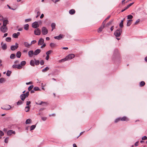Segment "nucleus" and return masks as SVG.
Segmentation results:
<instances>
[{
	"instance_id": "1",
	"label": "nucleus",
	"mask_w": 147,
	"mask_h": 147,
	"mask_svg": "<svg viewBox=\"0 0 147 147\" xmlns=\"http://www.w3.org/2000/svg\"><path fill=\"white\" fill-rule=\"evenodd\" d=\"M75 57V55L74 54H71L69 55L66 57L65 58L61 59L60 61V62H64L66 60H69Z\"/></svg>"
},
{
	"instance_id": "2",
	"label": "nucleus",
	"mask_w": 147,
	"mask_h": 147,
	"mask_svg": "<svg viewBox=\"0 0 147 147\" xmlns=\"http://www.w3.org/2000/svg\"><path fill=\"white\" fill-rule=\"evenodd\" d=\"M122 32V29L121 28H118L115 31L114 34L116 37H119Z\"/></svg>"
},
{
	"instance_id": "3",
	"label": "nucleus",
	"mask_w": 147,
	"mask_h": 147,
	"mask_svg": "<svg viewBox=\"0 0 147 147\" xmlns=\"http://www.w3.org/2000/svg\"><path fill=\"white\" fill-rule=\"evenodd\" d=\"M42 34L45 35L48 33V30L45 27H43L42 29Z\"/></svg>"
},
{
	"instance_id": "4",
	"label": "nucleus",
	"mask_w": 147,
	"mask_h": 147,
	"mask_svg": "<svg viewBox=\"0 0 147 147\" xmlns=\"http://www.w3.org/2000/svg\"><path fill=\"white\" fill-rule=\"evenodd\" d=\"M0 17H1L2 18V20H3V26H6V25L7 24H8V21L7 20H3V17L0 14ZM1 20H2L1 19Z\"/></svg>"
},
{
	"instance_id": "5",
	"label": "nucleus",
	"mask_w": 147,
	"mask_h": 147,
	"mask_svg": "<svg viewBox=\"0 0 147 147\" xmlns=\"http://www.w3.org/2000/svg\"><path fill=\"white\" fill-rule=\"evenodd\" d=\"M41 30L38 28L36 29L34 31V34L36 35H39L40 34Z\"/></svg>"
},
{
	"instance_id": "6",
	"label": "nucleus",
	"mask_w": 147,
	"mask_h": 147,
	"mask_svg": "<svg viewBox=\"0 0 147 147\" xmlns=\"http://www.w3.org/2000/svg\"><path fill=\"white\" fill-rule=\"evenodd\" d=\"M0 30L2 32L5 33L7 31V28L6 26H2L0 28Z\"/></svg>"
},
{
	"instance_id": "7",
	"label": "nucleus",
	"mask_w": 147,
	"mask_h": 147,
	"mask_svg": "<svg viewBox=\"0 0 147 147\" xmlns=\"http://www.w3.org/2000/svg\"><path fill=\"white\" fill-rule=\"evenodd\" d=\"M18 44L16 42L15 45H12L11 47V49L12 51H14L18 47Z\"/></svg>"
},
{
	"instance_id": "8",
	"label": "nucleus",
	"mask_w": 147,
	"mask_h": 147,
	"mask_svg": "<svg viewBox=\"0 0 147 147\" xmlns=\"http://www.w3.org/2000/svg\"><path fill=\"white\" fill-rule=\"evenodd\" d=\"M39 26L38 23L37 22H35L32 24V27L34 28H36Z\"/></svg>"
},
{
	"instance_id": "9",
	"label": "nucleus",
	"mask_w": 147,
	"mask_h": 147,
	"mask_svg": "<svg viewBox=\"0 0 147 147\" xmlns=\"http://www.w3.org/2000/svg\"><path fill=\"white\" fill-rule=\"evenodd\" d=\"M1 109L3 110H8L10 109L11 107L10 105H6L1 108Z\"/></svg>"
},
{
	"instance_id": "10",
	"label": "nucleus",
	"mask_w": 147,
	"mask_h": 147,
	"mask_svg": "<svg viewBox=\"0 0 147 147\" xmlns=\"http://www.w3.org/2000/svg\"><path fill=\"white\" fill-rule=\"evenodd\" d=\"M12 134H15L16 132L14 131H13L12 130H9L7 132V134L8 136H11Z\"/></svg>"
},
{
	"instance_id": "11",
	"label": "nucleus",
	"mask_w": 147,
	"mask_h": 147,
	"mask_svg": "<svg viewBox=\"0 0 147 147\" xmlns=\"http://www.w3.org/2000/svg\"><path fill=\"white\" fill-rule=\"evenodd\" d=\"M63 36H64L63 34H60L58 36H55L54 38L55 39L60 40L63 38Z\"/></svg>"
},
{
	"instance_id": "12",
	"label": "nucleus",
	"mask_w": 147,
	"mask_h": 147,
	"mask_svg": "<svg viewBox=\"0 0 147 147\" xmlns=\"http://www.w3.org/2000/svg\"><path fill=\"white\" fill-rule=\"evenodd\" d=\"M44 40L43 38H40L38 41V45H42L44 43Z\"/></svg>"
},
{
	"instance_id": "13",
	"label": "nucleus",
	"mask_w": 147,
	"mask_h": 147,
	"mask_svg": "<svg viewBox=\"0 0 147 147\" xmlns=\"http://www.w3.org/2000/svg\"><path fill=\"white\" fill-rule=\"evenodd\" d=\"M12 67L14 69L17 68L18 69H22V67H21L20 65H18L16 64L13 65H12Z\"/></svg>"
},
{
	"instance_id": "14",
	"label": "nucleus",
	"mask_w": 147,
	"mask_h": 147,
	"mask_svg": "<svg viewBox=\"0 0 147 147\" xmlns=\"http://www.w3.org/2000/svg\"><path fill=\"white\" fill-rule=\"evenodd\" d=\"M40 9L38 8H36L35 10V12H36L37 15L36 16V18H38L40 14V12L39 11Z\"/></svg>"
},
{
	"instance_id": "15",
	"label": "nucleus",
	"mask_w": 147,
	"mask_h": 147,
	"mask_svg": "<svg viewBox=\"0 0 147 147\" xmlns=\"http://www.w3.org/2000/svg\"><path fill=\"white\" fill-rule=\"evenodd\" d=\"M2 49L3 50H5L7 49V46L6 44H3V42H2L1 44Z\"/></svg>"
},
{
	"instance_id": "16",
	"label": "nucleus",
	"mask_w": 147,
	"mask_h": 147,
	"mask_svg": "<svg viewBox=\"0 0 147 147\" xmlns=\"http://www.w3.org/2000/svg\"><path fill=\"white\" fill-rule=\"evenodd\" d=\"M41 51L40 49H37L34 51V55H37Z\"/></svg>"
},
{
	"instance_id": "17",
	"label": "nucleus",
	"mask_w": 147,
	"mask_h": 147,
	"mask_svg": "<svg viewBox=\"0 0 147 147\" xmlns=\"http://www.w3.org/2000/svg\"><path fill=\"white\" fill-rule=\"evenodd\" d=\"M20 32H17V33H14L13 34L12 36L14 38H17L20 35Z\"/></svg>"
},
{
	"instance_id": "18",
	"label": "nucleus",
	"mask_w": 147,
	"mask_h": 147,
	"mask_svg": "<svg viewBox=\"0 0 147 147\" xmlns=\"http://www.w3.org/2000/svg\"><path fill=\"white\" fill-rule=\"evenodd\" d=\"M28 55L29 57H31L33 56L34 55V52L33 51L31 50L29 51L28 52Z\"/></svg>"
},
{
	"instance_id": "19",
	"label": "nucleus",
	"mask_w": 147,
	"mask_h": 147,
	"mask_svg": "<svg viewBox=\"0 0 147 147\" xmlns=\"http://www.w3.org/2000/svg\"><path fill=\"white\" fill-rule=\"evenodd\" d=\"M20 98L22 101H24L26 97L25 95V94H23L21 95Z\"/></svg>"
},
{
	"instance_id": "20",
	"label": "nucleus",
	"mask_w": 147,
	"mask_h": 147,
	"mask_svg": "<svg viewBox=\"0 0 147 147\" xmlns=\"http://www.w3.org/2000/svg\"><path fill=\"white\" fill-rule=\"evenodd\" d=\"M51 26L52 28L51 31H53L55 28L56 24L54 23H53L51 24Z\"/></svg>"
},
{
	"instance_id": "21",
	"label": "nucleus",
	"mask_w": 147,
	"mask_h": 147,
	"mask_svg": "<svg viewBox=\"0 0 147 147\" xmlns=\"http://www.w3.org/2000/svg\"><path fill=\"white\" fill-rule=\"evenodd\" d=\"M26 62L25 61H22L19 64L20 65L21 67H22V66H24L26 65Z\"/></svg>"
},
{
	"instance_id": "22",
	"label": "nucleus",
	"mask_w": 147,
	"mask_h": 147,
	"mask_svg": "<svg viewBox=\"0 0 147 147\" xmlns=\"http://www.w3.org/2000/svg\"><path fill=\"white\" fill-rule=\"evenodd\" d=\"M24 45L25 47L27 48H29L30 47L31 45L30 44H29L27 42H25L24 43Z\"/></svg>"
},
{
	"instance_id": "23",
	"label": "nucleus",
	"mask_w": 147,
	"mask_h": 147,
	"mask_svg": "<svg viewBox=\"0 0 147 147\" xmlns=\"http://www.w3.org/2000/svg\"><path fill=\"white\" fill-rule=\"evenodd\" d=\"M69 13L71 15L74 14L75 13V11L74 9H71L69 11Z\"/></svg>"
},
{
	"instance_id": "24",
	"label": "nucleus",
	"mask_w": 147,
	"mask_h": 147,
	"mask_svg": "<svg viewBox=\"0 0 147 147\" xmlns=\"http://www.w3.org/2000/svg\"><path fill=\"white\" fill-rule=\"evenodd\" d=\"M120 120L121 121H127L128 120L127 118L125 117H122L120 118Z\"/></svg>"
},
{
	"instance_id": "25",
	"label": "nucleus",
	"mask_w": 147,
	"mask_h": 147,
	"mask_svg": "<svg viewBox=\"0 0 147 147\" xmlns=\"http://www.w3.org/2000/svg\"><path fill=\"white\" fill-rule=\"evenodd\" d=\"M21 55V53L20 51H18L16 53V57L18 58H20Z\"/></svg>"
},
{
	"instance_id": "26",
	"label": "nucleus",
	"mask_w": 147,
	"mask_h": 147,
	"mask_svg": "<svg viewBox=\"0 0 147 147\" xmlns=\"http://www.w3.org/2000/svg\"><path fill=\"white\" fill-rule=\"evenodd\" d=\"M145 82L144 81H142L140 82L139 86L140 87H142L145 85Z\"/></svg>"
},
{
	"instance_id": "27",
	"label": "nucleus",
	"mask_w": 147,
	"mask_h": 147,
	"mask_svg": "<svg viewBox=\"0 0 147 147\" xmlns=\"http://www.w3.org/2000/svg\"><path fill=\"white\" fill-rule=\"evenodd\" d=\"M34 63L36 65H39L40 63L39 61L38 60H36L34 59Z\"/></svg>"
},
{
	"instance_id": "28",
	"label": "nucleus",
	"mask_w": 147,
	"mask_h": 147,
	"mask_svg": "<svg viewBox=\"0 0 147 147\" xmlns=\"http://www.w3.org/2000/svg\"><path fill=\"white\" fill-rule=\"evenodd\" d=\"M43 103L45 104L46 103L45 102L40 101H38L37 102H36V104L38 105H41Z\"/></svg>"
},
{
	"instance_id": "29",
	"label": "nucleus",
	"mask_w": 147,
	"mask_h": 147,
	"mask_svg": "<svg viewBox=\"0 0 147 147\" xmlns=\"http://www.w3.org/2000/svg\"><path fill=\"white\" fill-rule=\"evenodd\" d=\"M111 17V16H108V17L105 19V20H104V21L102 23V25H103L104 26H105V23H106V20H108L109 18H110V17Z\"/></svg>"
},
{
	"instance_id": "30",
	"label": "nucleus",
	"mask_w": 147,
	"mask_h": 147,
	"mask_svg": "<svg viewBox=\"0 0 147 147\" xmlns=\"http://www.w3.org/2000/svg\"><path fill=\"white\" fill-rule=\"evenodd\" d=\"M30 64L32 66H35L34 61L33 60H31L30 62Z\"/></svg>"
},
{
	"instance_id": "31",
	"label": "nucleus",
	"mask_w": 147,
	"mask_h": 147,
	"mask_svg": "<svg viewBox=\"0 0 147 147\" xmlns=\"http://www.w3.org/2000/svg\"><path fill=\"white\" fill-rule=\"evenodd\" d=\"M31 120L30 119H28L26 120V124H30L31 122Z\"/></svg>"
},
{
	"instance_id": "32",
	"label": "nucleus",
	"mask_w": 147,
	"mask_h": 147,
	"mask_svg": "<svg viewBox=\"0 0 147 147\" xmlns=\"http://www.w3.org/2000/svg\"><path fill=\"white\" fill-rule=\"evenodd\" d=\"M49 69V67H47L45 68L42 69V71L43 72H45L48 70Z\"/></svg>"
},
{
	"instance_id": "33",
	"label": "nucleus",
	"mask_w": 147,
	"mask_h": 147,
	"mask_svg": "<svg viewBox=\"0 0 147 147\" xmlns=\"http://www.w3.org/2000/svg\"><path fill=\"white\" fill-rule=\"evenodd\" d=\"M104 27V25H103V26H101V27L99 28L98 31V32H101L102 31V29H103Z\"/></svg>"
},
{
	"instance_id": "34",
	"label": "nucleus",
	"mask_w": 147,
	"mask_h": 147,
	"mask_svg": "<svg viewBox=\"0 0 147 147\" xmlns=\"http://www.w3.org/2000/svg\"><path fill=\"white\" fill-rule=\"evenodd\" d=\"M123 22L122 21H121L119 24V26L120 28H122L123 27Z\"/></svg>"
},
{
	"instance_id": "35",
	"label": "nucleus",
	"mask_w": 147,
	"mask_h": 147,
	"mask_svg": "<svg viewBox=\"0 0 147 147\" xmlns=\"http://www.w3.org/2000/svg\"><path fill=\"white\" fill-rule=\"evenodd\" d=\"M16 57L15 55L14 54H12L10 56V58L11 59H14Z\"/></svg>"
},
{
	"instance_id": "36",
	"label": "nucleus",
	"mask_w": 147,
	"mask_h": 147,
	"mask_svg": "<svg viewBox=\"0 0 147 147\" xmlns=\"http://www.w3.org/2000/svg\"><path fill=\"white\" fill-rule=\"evenodd\" d=\"M29 25L28 24H26L24 26V29L25 30H27L28 29Z\"/></svg>"
},
{
	"instance_id": "37",
	"label": "nucleus",
	"mask_w": 147,
	"mask_h": 147,
	"mask_svg": "<svg viewBox=\"0 0 147 147\" xmlns=\"http://www.w3.org/2000/svg\"><path fill=\"white\" fill-rule=\"evenodd\" d=\"M36 127V125H32L30 127V130H32L34 129Z\"/></svg>"
},
{
	"instance_id": "38",
	"label": "nucleus",
	"mask_w": 147,
	"mask_h": 147,
	"mask_svg": "<svg viewBox=\"0 0 147 147\" xmlns=\"http://www.w3.org/2000/svg\"><path fill=\"white\" fill-rule=\"evenodd\" d=\"M11 40V38L10 37H7L5 39V40L7 42H10Z\"/></svg>"
},
{
	"instance_id": "39",
	"label": "nucleus",
	"mask_w": 147,
	"mask_h": 147,
	"mask_svg": "<svg viewBox=\"0 0 147 147\" xmlns=\"http://www.w3.org/2000/svg\"><path fill=\"white\" fill-rule=\"evenodd\" d=\"M23 102L22 101L20 100L17 102V105H20L22 104Z\"/></svg>"
},
{
	"instance_id": "40",
	"label": "nucleus",
	"mask_w": 147,
	"mask_h": 147,
	"mask_svg": "<svg viewBox=\"0 0 147 147\" xmlns=\"http://www.w3.org/2000/svg\"><path fill=\"white\" fill-rule=\"evenodd\" d=\"M11 71H9V70H8L7 71V73H6V75L7 76H10V74H11Z\"/></svg>"
},
{
	"instance_id": "41",
	"label": "nucleus",
	"mask_w": 147,
	"mask_h": 147,
	"mask_svg": "<svg viewBox=\"0 0 147 147\" xmlns=\"http://www.w3.org/2000/svg\"><path fill=\"white\" fill-rule=\"evenodd\" d=\"M56 45L55 43H51L50 44V46L52 47H55Z\"/></svg>"
},
{
	"instance_id": "42",
	"label": "nucleus",
	"mask_w": 147,
	"mask_h": 147,
	"mask_svg": "<svg viewBox=\"0 0 147 147\" xmlns=\"http://www.w3.org/2000/svg\"><path fill=\"white\" fill-rule=\"evenodd\" d=\"M30 107L29 106H27L25 107V111L26 112H27L29 111Z\"/></svg>"
},
{
	"instance_id": "43",
	"label": "nucleus",
	"mask_w": 147,
	"mask_h": 147,
	"mask_svg": "<svg viewBox=\"0 0 147 147\" xmlns=\"http://www.w3.org/2000/svg\"><path fill=\"white\" fill-rule=\"evenodd\" d=\"M113 20H111L107 24L106 26H109L111 24L112 22H113Z\"/></svg>"
},
{
	"instance_id": "44",
	"label": "nucleus",
	"mask_w": 147,
	"mask_h": 147,
	"mask_svg": "<svg viewBox=\"0 0 147 147\" xmlns=\"http://www.w3.org/2000/svg\"><path fill=\"white\" fill-rule=\"evenodd\" d=\"M133 18V16L131 15H128L127 16V19H132Z\"/></svg>"
},
{
	"instance_id": "45",
	"label": "nucleus",
	"mask_w": 147,
	"mask_h": 147,
	"mask_svg": "<svg viewBox=\"0 0 147 147\" xmlns=\"http://www.w3.org/2000/svg\"><path fill=\"white\" fill-rule=\"evenodd\" d=\"M5 81V79L3 78H1L0 79V82L1 83H3Z\"/></svg>"
},
{
	"instance_id": "46",
	"label": "nucleus",
	"mask_w": 147,
	"mask_h": 147,
	"mask_svg": "<svg viewBox=\"0 0 147 147\" xmlns=\"http://www.w3.org/2000/svg\"><path fill=\"white\" fill-rule=\"evenodd\" d=\"M53 51L52 50L49 51L46 53V54L47 55H49Z\"/></svg>"
},
{
	"instance_id": "47",
	"label": "nucleus",
	"mask_w": 147,
	"mask_h": 147,
	"mask_svg": "<svg viewBox=\"0 0 147 147\" xmlns=\"http://www.w3.org/2000/svg\"><path fill=\"white\" fill-rule=\"evenodd\" d=\"M33 87V85H31L28 88V90L30 91Z\"/></svg>"
},
{
	"instance_id": "48",
	"label": "nucleus",
	"mask_w": 147,
	"mask_h": 147,
	"mask_svg": "<svg viewBox=\"0 0 147 147\" xmlns=\"http://www.w3.org/2000/svg\"><path fill=\"white\" fill-rule=\"evenodd\" d=\"M39 88L38 87H35L33 88V90L35 91H37L39 90Z\"/></svg>"
},
{
	"instance_id": "49",
	"label": "nucleus",
	"mask_w": 147,
	"mask_h": 147,
	"mask_svg": "<svg viewBox=\"0 0 147 147\" xmlns=\"http://www.w3.org/2000/svg\"><path fill=\"white\" fill-rule=\"evenodd\" d=\"M140 19H138L135 22L134 24L135 25H137V24L140 22Z\"/></svg>"
},
{
	"instance_id": "50",
	"label": "nucleus",
	"mask_w": 147,
	"mask_h": 147,
	"mask_svg": "<svg viewBox=\"0 0 147 147\" xmlns=\"http://www.w3.org/2000/svg\"><path fill=\"white\" fill-rule=\"evenodd\" d=\"M25 94V95L26 96V97H27L29 96V92L28 91L25 94Z\"/></svg>"
},
{
	"instance_id": "51",
	"label": "nucleus",
	"mask_w": 147,
	"mask_h": 147,
	"mask_svg": "<svg viewBox=\"0 0 147 147\" xmlns=\"http://www.w3.org/2000/svg\"><path fill=\"white\" fill-rule=\"evenodd\" d=\"M120 120V118H118L116 119L115 120V122L116 123H117L118 121H119Z\"/></svg>"
},
{
	"instance_id": "52",
	"label": "nucleus",
	"mask_w": 147,
	"mask_h": 147,
	"mask_svg": "<svg viewBox=\"0 0 147 147\" xmlns=\"http://www.w3.org/2000/svg\"><path fill=\"white\" fill-rule=\"evenodd\" d=\"M9 138L8 137H6L5 139V143H7L8 142Z\"/></svg>"
},
{
	"instance_id": "53",
	"label": "nucleus",
	"mask_w": 147,
	"mask_h": 147,
	"mask_svg": "<svg viewBox=\"0 0 147 147\" xmlns=\"http://www.w3.org/2000/svg\"><path fill=\"white\" fill-rule=\"evenodd\" d=\"M31 19L30 18L27 19H26L25 20V22H28L30 21H31Z\"/></svg>"
},
{
	"instance_id": "54",
	"label": "nucleus",
	"mask_w": 147,
	"mask_h": 147,
	"mask_svg": "<svg viewBox=\"0 0 147 147\" xmlns=\"http://www.w3.org/2000/svg\"><path fill=\"white\" fill-rule=\"evenodd\" d=\"M4 134L3 132L1 131L0 130V136H3Z\"/></svg>"
},
{
	"instance_id": "55",
	"label": "nucleus",
	"mask_w": 147,
	"mask_h": 147,
	"mask_svg": "<svg viewBox=\"0 0 147 147\" xmlns=\"http://www.w3.org/2000/svg\"><path fill=\"white\" fill-rule=\"evenodd\" d=\"M36 40H33L31 42L30 45H32V44H34L36 43Z\"/></svg>"
},
{
	"instance_id": "56",
	"label": "nucleus",
	"mask_w": 147,
	"mask_h": 147,
	"mask_svg": "<svg viewBox=\"0 0 147 147\" xmlns=\"http://www.w3.org/2000/svg\"><path fill=\"white\" fill-rule=\"evenodd\" d=\"M40 63L41 65H43L44 64V61L43 60H42L40 61Z\"/></svg>"
},
{
	"instance_id": "57",
	"label": "nucleus",
	"mask_w": 147,
	"mask_h": 147,
	"mask_svg": "<svg viewBox=\"0 0 147 147\" xmlns=\"http://www.w3.org/2000/svg\"><path fill=\"white\" fill-rule=\"evenodd\" d=\"M131 22H129L127 21V26H129L131 24Z\"/></svg>"
},
{
	"instance_id": "58",
	"label": "nucleus",
	"mask_w": 147,
	"mask_h": 147,
	"mask_svg": "<svg viewBox=\"0 0 147 147\" xmlns=\"http://www.w3.org/2000/svg\"><path fill=\"white\" fill-rule=\"evenodd\" d=\"M147 139V137L146 136H144L142 138V140H145Z\"/></svg>"
},
{
	"instance_id": "59",
	"label": "nucleus",
	"mask_w": 147,
	"mask_h": 147,
	"mask_svg": "<svg viewBox=\"0 0 147 147\" xmlns=\"http://www.w3.org/2000/svg\"><path fill=\"white\" fill-rule=\"evenodd\" d=\"M47 117H42V120H43V121H45L47 119Z\"/></svg>"
},
{
	"instance_id": "60",
	"label": "nucleus",
	"mask_w": 147,
	"mask_h": 147,
	"mask_svg": "<svg viewBox=\"0 0 147 147\" xmlns=\"http://www.w3.org/2000/svg\"><path fill=\"white\" fill-rule=\"evenodd\" d=\"M134 4V3H130L128 5H127V7L129 8L130 6H131V5H132Z\"/></svg>"
},
{
	"instance_id": "61",
	"label": "nucleus",
	"mask_w": 147,
	"mask_h": 147,
	"mask_svg": "<svg viewBox=\"0 0 147 147\" xmlns=\"http://www.w3.org/2000/svg\"><path fill=\"white\" fill-rule=\"evenodd\" d=\"M60 0H52V1L54 3H56L57 2L59 1Z\"/></svg>"
},
{
	"instance_id": "62",
	"label": "nucleus",
	"mask_w": 147,
	"mask_h": 147,
	"mask_svg": "<svg viewBox=\"0 0 147 147\" xmlns=\"http://www.w3.org/2000/svg\"><path fill=\"white\" fill-rule=\"evenodd\" d=\"M32 84V82H26V85H28V84Z\"/></svg>"
},
{
	"instance_id": "63",
	"label": "nucleus",
	"mask_w": 147,
	"mask_h": 147,
	"mask_svg": "<svg viewBox=\"0 0 147 147\" xmlns=\"http://www.w3.org/2000/svg\"><path fill=\"white\" fill-rule=\"evenodd\" d=\"M138 143H139V142L138 141H137L136 142V143L135 144V146H138Z\"/></svg>"
},
{
	"instance_id": "64",
	"label": "nucleus",
	"mask_w": 147,
	"mask_h": 147,
	"mask_svg": "<svg viewBox=\"0 0 147 147\" xmlns=\"http://www.w3.org/2000/svg\"><path fill=\"white\" fill-rule=\"evenodd\" d=\"M19 63V61H18V60L14 62V63L15 64H18V63Z\"/></svg>"
}]
</instances>
